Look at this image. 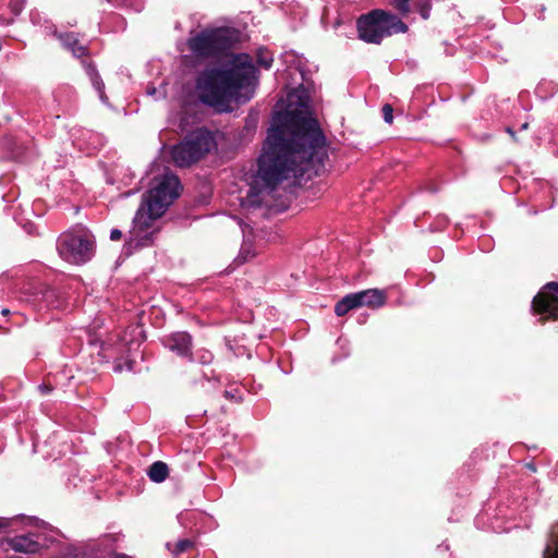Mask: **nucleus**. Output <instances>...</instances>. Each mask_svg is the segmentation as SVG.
<instances>
[{"mask_svg": "<svg viewBox=\"0 0 558 558\" xmlns=\"http://www.w3.org/2000/svg\"><path fill=\"white\" fill-rule=\"evenodd\" d=\"M2 314H3V315L9 314V310H3V311H2Z\"/></svg>", "mask_w": 558, "mask_h": 558, "instance_id": "c756f323", "label": "nucleus"}, {"mask_svg": "<svg viewBox=\"0 0 558 558\" xmlns=\"http://www.w3.org/2000/svg\"><path fill=\"white\" fill-rule=\"evenodd\" d=\"M133 363H134L133 361H130V360L126 361V367L129 371H131L133 368Z\"/></svg>", "mask_w": 558, "mask_h": 558, "instance_id": "bb28decb", "label": "nucleus"}, {"mask_svg": "<svg viewBox=\"0 0 558 558\" xmlns=\"http://www.w3.org/2000/svg\"><path fill=\"white\" fill-rule=\"evenodd\" d=\"M62 46L72 52L75 58L87 57L89 51L86 45H83L75 33H63L58 35Z\"/></svg>", "mask_w": 558, "mask_h": 558, "instance_id": "9b49d317", "label": "nucleus"}, {"mask_svg": "<svg viewBox=\"0 0 558 558\" xmlns=\"http://www.w3.org/2000/svg\"><path fill=\"white\" fill-rule=\"evenodd\" d=\"M82 65L85 68L87 75L89 76L93 86L98 92L101 100H107L108 97L105 94V84L96 70L95 64L87 59H82Z\"/></svg>", "mask_w": 558, "mask_h": 558, "instance_id": "2eb2a0df", "label": "nucleus"}, {"mask_svg": "<svg viewBox=\"0 0 558 558\" xmlns=\"http://www.w3.org/2000/svg\"><path fill=\"white\" fill-rule=\"evenodd\" d=\"M272 58L269 57V56H265L263 52H259L257 54V63L258 65L265 68V69H269L272 64Z\"/></svg>", "mask_w": 558, "mask_h": 558, "instance_id": "412c9836", "label": "nucleus"}, {"mask_svg": "<svg viewBox=\"0 0 558 558\" xmlns=\"http://www.w3.org/2000/svg\"><path fill=\"white\" fill-rule=\"evenodd\" d=\"M9 525H10V521L8 519L0 518V531L8 529Z\"/></svg>", "mask_w": 558, "mask_h": 558, "instance_id": "b1692460", "label": "nucleus"}, {"mask_svg": "<svg viewBox=\"0 0 558 558\" xmlns=\"http://www.w3.org/2000/svg\"><path fill=\"white\" fill-rule=\"evenodd\" d=\"M433 0H415L412 1V12L416 11L423 20L430 17Z\"/></svg>", "mask_w": 558, "mask_h": 558, "instance_id": "a211bd4d", "label": "nucleus"}, {"mask_svg": "<svg viewBox=\"0 0 558 558\" xmlns=\"http://www.w3.org/2000/svg\"><path fill=\"white\" fill-rule=\"evenodd\" d=\"M359 307H362L360 293H349L336 303L335 313L337 316L342 317L347 315L351 310Z\"/></svg>", "mask_w": 558, "mask_h": 558, "instance_id": "4468645a", "label": "nucleus"}, {"mask_svg": "<svg viewBox=\"0 0 558 558\" xmlns=\"http://www.w3.org/2000/svg\"><path fill=\"white\" fill-rule=\"evenodd\" d=\"M147 475L155 483H162L169 476V468L162 461L154 462L147 470Z\"/></svg>", "mask_w": 558, "mask_h": 558, "instance_id": "f3484780", "label": "nucleus"}, {"mask_svg": "<svg viewBox=\"0 0 558 558\" xmlns=\"http://www.w3.org/2000/svg\"><path fill=\"white\" fill-rule=\"evenodd\" d=\"M162 343L179 356L192 360V336L186 331L173 332L165 337Z\"/></svg>", "mask_w": 558, "mask_h": 558, "instance_id": "1a4fd4ad", "label": "nucleus"}, {"mask_svg": "<svg viewBox=\"0 0 558 558\" xmlns=\"http://www.w3.org/2000/svg\"><path fill=\"white\" fill-rule=\"evenodd\" d=\"M238 41V33L228 27L204 29L187 39L189 50L197 59L217 58Z\"/></svg>", "mask_w": 558, "mask_h": 558, "instance_id": "39448f33", "label": "nucleus"}, {"mask_svg": "<svg viewBox=\"0 0 558 558\" xmlns=\"http://www.w3.org/2000/svg\"><path fill=\"white\" fill-rule=\"evenodd\" d=\"M506 131H507V133H509V134L511 135V137H512L514 141H517V138H515V133H514V131H513L511 128H507V129H506Z\"/></svg>", "mask_w": 558, "mask_h": 558, "instance_id": "a878e982", "label": "nucleus"}, {"mask_svg": "<svg viewBox=\"0 0 558 558\" xmlns=\"http://www.w3.org/2000/svg\"><path fill=\"white\" fill-rule=\"evenodd\" d=\"M328 158L327 142L317 119L301 110L288 111L268 131L257 160L256 183L275 190L283 180L317 174Z\"/></svg>", "mask_w": 558, "mask_h": 558, "instance_id": "f257e3e1", "label": "nucleus"}, {"mask_svg": "<svg viewBox=\"0 0 558 558\" xmlns=\"http://www.w3.org/2000/svg\"><path fill=\"white\" fill-rule=\"evenodd\" d=\"M57 251L69 264H85L95 255V236L86 228L64 232L57 240Z\"/></svg>", "mask_w": 558, "mask_h": 558, "instance_id": "423d86ee", "label": "nucleus"}, {"mask_svg": "<svg viewBox=\"0 0 558 558\" xmlns=\"http://www.w3.org/2000/svg\"><path fill=\"white\" fill-rule=\"evenodd\" d=\"M543 558H558V521L549 527Z\"/></svg>", "mask_w": 558, "mask_h": 558, "instance_id": "dca6fc26", "label": "nucleus"}, {"mask_svg": "<svg viewBox=\"0 0 558 558\" xmlns=\"http://www.w3.org/2000/svg\"><path fill=\"white\" fill-rule=\"evenodd\" d=\"M258 70L247 53H233L227 60L207 65L196 78L198 99L204 105L228 111L230 102H246L254 96Z\"/></svg>", "mask_w": 558, "mask_h": 558, "instance_id": "f03ea898", "label": "nucleus"}, {"mask_svg": "<svg viewBox=\"0 0 558 558\" xmlns=\"http://www.w3.org/2000/svg\"><path fill=\"white\" fill-rule=\"evenodd\" d=\"M216 145L211 131L206 128H197L175 144L170 154L175 166L189 168L205 158Z\"/></svg>", "mask_w": 558, "mask_h": 558, "instance_id": "20e7f679", "label": "nucleus"}, {"mask_svg": "<svg viewBox=\"0 0 558 558\" xmlns=\"http://www.w3.org/2000/svg\"><path fill=\"white\" fill-rule=\"evenodd\" d=\"M160 191H149L144 197L134 217L135 227L140 231H146L153 222L160 218L171 204L159 196Z\"/></svg>", "mask_w": 558, "mask_h": 558, "instance_id": "6e6552de", "label": "nucleus"}, {"mask_svg": "<svg viewBox=\"0 0 558 558\" xmlns=\"http://www.w3.org/2000/svg\"><path fill=\"white\" fill-rule=\"evenodd\" d=\"M193 547V542L184 538L177 542L174 547V554L179 555L190 550Z\"/></svg>", "mask_w": 558, "mask_h": 558, "instance_id": "6ab92c4d", "label": "nucleus"}, {"mask_svg": "<svg viewBox=\"0 0 558 558\" xmlns=\"http://www.w3.org/2000/svg\"><path fill=\"white\" fill-rule=\"evenodd\" d=\"M533 315L539 316L538 322L558 320V282L546 283L533 298L531 304Z\"/></svg>", "mask_w": 558, "mask_h": 558, "instance_id": "0eeeda50", "label": "nucleus"}, {"mask_svg": "<svg viewBox=\"0 0 558 558\" xmlns=\"http://www.w3.org/2000/svg\"><path fill=\"white\" fill-rule=\"evenodd\" d=\"M154 233H155V232H151V233H149V234L144 235V236L141 239V241H142V245H146V244H147V243H146V241L150 240Z\"/></svg>", "mask_w": 558, "mask_h": 558, "instance_id": "393cba45", "label": "nucleus"}, {"mask_svg": "<svg viewBox=\"0 0 558 558\" xmlns=\"http://www.w3.org/2000/svg\"><path fill=\"white\" fill-rule=\"evenodd\" d=\"M361 295L362 306L371 308H378L385 305L387 301V294L384 290L379 289H367L359 292Z\"/></svg>", "mask_w": 558, "mask_h": 558, "instance_id": "f8f14e48", "label": "nucleus"}, {"mask_svg": "<svg viewBox=\"0 0 558 558\" xmlns=\"http://www.w3.org/2000/svg\"><path fill=\"white\" fill-rule=\"evenodd\" d=\"M10 545L15 551L24 554H37L43 548V546L37 541L26 535L12 538Z\"/></svg>", "mask_w": 558, "mask_h": 558, "instance_id": "ddd939ff", "label": "nucleus"}, {"mask_svg": "<svg viewBox=\"0 0 558 558\" xmlns=\"http://www.w3.org/2000/svg\"><path fill=\"white\" fill-rule=\"evenodd\" d=\"M527 128H529V123H526V122L523 123L522 126H521L522 130H526Z\"/></svg>", "mask_w": 558, "mask_h": 558, "instance_id": "c85d7f7f", "label": "nucleus"}, {"mask_svg": "<svg viewBox=\"0 0 558 558\" xmlns=\"http://www.w3.org/2000/svg\"><path fill=\"white\" fill-rule=\"evenodd\" d=\"M122 238V232L119 229L111 230L110 240L119 241Z\"/></svg>", "mask_w": 558, "mask_h": 558, "instance_id": "4be33fe9", "label": "nucleus"}, {"mask_svg": "<svg viewBox=\"0 0 558 558\" xmlns=\"http://www.w3.org/2000/svg\"><path fill=\"white\" fill-rule=\"evenodd\" d=\"M383 117H384V120L385 122L391 124L392 123V120H393V108L391 105L389 104H385L383 106Z\"/></svg>", "mask_w": 558, "mask_h": 558, "instance_id": "aec40b11", "label": "nucleus"}, {"mask_svg": "<svg viewBox=\"0 0 558 558\" xmlns=\"http://www.w3.org/2000/svg\"><path fill=\"white\" fill-rule=\"evenodd\" d=\"M356 29L361 40L379 45L385 37L407 33L409 26L398 15L375 9L356 20Z\"/></svg>", "mask_w": 558, "mask_h": 558, "instance_id": "7ed1b4c3", "label": "nucleus"}, {"mask_svg": "<svg viewBox=\"0 0 558 558\" xmlns=\"http://www.w3.org/2000/svg\"><path fill=\"white\" fill-rule=\"evenodd\" d=\"M181 183L175 175H166L154 189L150 191H160L159 196L172 204V202L180 195Z\"/></svg>", "mask_w": 558, "mask_h": 558, "instance_id": "9d476101", "label": "nucleus"}, {"mask_svg": "<svg viewBox=\"0 0 558 558\" xmlns=\"http://www.w3.org/2000/svg\"><path fill=\"white\" fill-rule=\"evenodd\" d=\"M38 388L40 389V391H41L43 393H49V392H51V391H52V389H53V388H52V386H51L50 384H46V383H44L43 385H40Z\"/></svg>", "mask_w": 558, "mask_h": 558, "instance_id": "5701e85b", "label": "nucleus"}, {"mask_svg": "<svg viewBox=\"0 0 558 558\" xmlns=\"http://www.w3.org/2000/svg\"><path fill=\"white\" fill-rule=\"evenodd\" d=\"M114 369H116V371H118V372H121V371H122V367H121V365H120V364H117V365H116V367H114Z\"/></svg>", "mask_w": 558, "mask_h": 558, "instance_id": "cd10ccee", "label": "nucleus"}]
</instances>
